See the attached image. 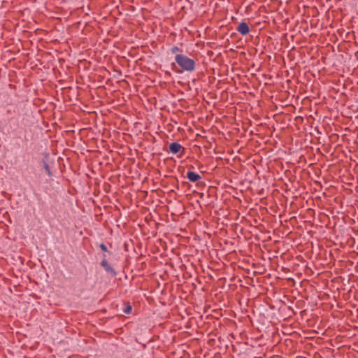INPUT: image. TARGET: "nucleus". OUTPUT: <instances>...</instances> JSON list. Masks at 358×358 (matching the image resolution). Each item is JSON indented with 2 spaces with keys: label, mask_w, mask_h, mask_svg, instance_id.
Masks as SVG:
<instances>
[{
  "label": "nucleus",
  "mask_w": 358,
  "mask_h": 358,
  "mask_svg": "<svg viewBox=\"0 0 358 358\" xmlns=\"http://www.w3.org/2000/svg\"><path fill=\"white\" fill-rule=\"evenodd\" d=\"M175 61L184 71L192 72L196 69V62L183 54H177Z\"/></svg>",
  "instance_id": "f257e3e1"
},
{
  "label": "nucleus",
  "mask_w": 358,
  "mask_h": 358,
  "mask_svg": "<svg viewBox=\"0 0 358 358\" xmlns=\"http://www.w3.org/2000/svg\"><path fill=\"white\" fill-rule=\"evenodd\" d=\"M236 30L241 35L245 36L250 32V28L248 24L245 22H241L237 27Z\"/></svg>",
  "instance_id": "f03ea898"
},
{
  "label": "nucleus",
  "mask_w": 358,
  "mask_h": 358,
  "mask_svg": "<svg viewBox=\"0 0 358 358\" xmlns=\"http://www.w3.org/2000/svg\"><path fill=\"white\" fill-rule=\"evenodd\" d=\"M183 149L184 148H182V146L177 142L171 143L169 145V150L172 154L174 155L178 154V152H180L181 150Z\"/></svg>",
  "instance_id": "7ed1b4c3"
},
{
  "label": "nucleus",
  "mask_w": 358,
  "mask_h": 358,
  "mask_svg": "<svg viewBox=\"0 0 358 358\" xmlns=\"http://www.w3.org/2000/svg\"><path fill=\"white\" fill-rule=\"evenodd\" d=\"M101 265L104 268L105 271L108 273H110L112 274L113 275H116V272L114 270V268L109 264V263L108 262V261L106 259H103L101 263Z\"/></svg>",
  "instance_id": "20e7f679"
},
{
  "label": "nucleus",
  "mask_w": 358,
  "mask_h": 358,
  "mask_svg": "<svg viewBox=\"0 0 358 358\" xmlns=\"http://www.w3.org/2000/svg\"><path fill=\"white\" fill-rule=\"evenodd\" d=\"M187 178L190 182H194L201 179V177L199 174L193 172V171H188L187 173Z\"/></svg>",
  "instance_id": "39448f33"
},
{
  "label": "nucleus",
  "mask_w": 358,
  "mask_h": 358,
  "mask_svg": "<svg viewBox=\"0 0 358 358\" xmlns=\"http://www.w3.org/2000/svg\"><path fill=\"white\" fill-rule=\"evenodd\" d=\"M171 53L176 54V55L177 54H182V50L176 45H173L171 48Z\"/></svg>",
  "instance_id": "423d86ee"
},
{
  "label": "nucleus",
  "mask_w": 358,
  "mask_h": 358,
  "mask_svg": "<svg viewBox=\"0 0 358 358\" xmlns=\"http://www.w3.org/2000/svg\"><path fill=\"white\" fill-rule=\"evenodd\" d=\"M131 306L130 305L127 306L123 310V312L126 314H129L131 311Z\"/></svg>",
  "instance_id": "0eeeda50"
},
{
  "label": "nucleus",
  "mask_w": 358,
  "mask_h": 358,
  "mask_svg": "<svg viewBox=\"0 0 358 358\" xmlns=\"http://www.w3.org/2000/svg\"><path fill=\"white\" fill-rule=\"evenodd\" d=\"M100 248L103 250V251H107V247L103 244V243H101L100 245Z\"/></svg>",
  "instance_id": "6e6552de"
},
{
  "label": "nucleus",
  "mask_w": 358,
  "mask_h": 358,
  "mask_svg": "<svg viewBox=\"0 0 358 358\" xmlns=\"http://www.w3.org/2000/svg\"><path fill=\"white\" fill-rule=\"evenodd\" d=\"M45 170H46L47 173H48L49 175H50V169H49V166H48V164H45Z\"/></svg>",
  "instance_id": "1a4fd4ad"
}]
</instances>
